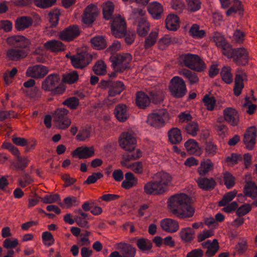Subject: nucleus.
Returning a JSON list of instances; mask_svg holds the SVG:
<instances>
[{
  "label": "nucleus",
  "mask_w": 257,
  "mask_h": 257,
  "mask_svg": "<svg viewBox=\"0 0 257 257\" xmlns=\"http://www.w3.org/2000/svg\"><path fill=\"white\" fill-rule=\"evenodd\" d=\"M114 246L124 257H135L136 255V249L130 244L119 242L115 244Z\"/></svg>",
  "instance_id": "aec40b11"
},
{
  "label": "nucleus",
  "mask_w": 257,
  "mask_h": 257,
  "mask_svg": "<svg viewBox=\"0 0 257 257\" xmlns=\"http://www.w3.org/2000/svg\"><path fill=\"white\" fill-rule=\"evenodd\" d=\"M165 25L168 30L175 31L180 27V19L174 14H169L165 20Z\"/></svg>",
  "instance_id": "cd10ccee"
},
{
  "label": "nucleus",
  "mask_w": 257,
  "mask_h": 257,
  "mask_svg": "<svg viewBox=\"0 0 257 257\" xmlns=\"http://www.w3.org/2000/svg\"><path fill=\"white\" fill-rule=\"evenodd\" d=\"M136 102L137 106L141 108H145L149 105L150 99L144 92H138L136 94Z\"/></svg>",
  "instance_id": "e433bc0d"
},
{
  "label": "nucleus",
  "mask_w": 257,
  "mask_h": 257,
  "mask_svg": "<svg viewBox=\"0 0 257 257\" xmlns=\"http://www.w3.org/2000/svg\"><path fill=\"white\" fill-rule=\"evenodd\" d=\"M187 8L190 12H195L201 8V2L200 0H186Z\"/></svg>",
  "instance_id": "3c124183"
},
{
  "label": "nucleus",
  "mask_w": 257,
  "mask_h": 257,
  "mask_svg": "<svg viewBox=\"0 0 257 257\" xmlns=\"http://www.w3.org/2000/svg\"><path fill=\"white\" fill-rule=\"evenodd\" d=\"M144 190L147 195H160L164 193L155 180L150 181L146 183L144 186Z\"/></svg>",
  "instance_id": "5701e85b"
},
{
  "label": "nucleus",
  "mask_w": 257,
  "mask_h": 257,
  "mask_svg": "<svg viewBox=\"0 0 257 257\" xmlns=\"http://www.w3.org/2000/svg\"><path fill=\"white\" fill-rule=\"evenodd\" d=\"M115 116L120 122L125 121L129 116L127 106L123 104H119L115 108Z\"/></svg>",
  "instance_id": "2f4dec72"
},
{
  "label": "nucleus",
  "mask_w": 257,
  "mask_h": 257,
  "mask_svg": "<svg viewBox=\"0 0 257 257\" xmlns=\"http://www.w3.org/2000/svg\"><path fill=\"white\" fill-rule=\"evenodd\" d=\"M177 212L173 214L179 218L184 219L192 217L194 215L195 208L191 205V203H188L187 205H185V206L180 209Z\"/></svg>",
  "instance_id": "a878e982"
},
{
  "label": "nucleus",
  "mask_w": 257,
  "mask_h": 257,
  "mask_svg": "<svg viewBox=\"0 0 257 257\" xmlns=\"http://www.w3.org/2000/svg\"><path fill=\"white\" fill-rule=\"evenodd\" d=\"M148 13L155 20L161 18L164 13V8L162 5L157 2L150 3L147 6Z\"/></svg>",
  "instance_id": "6ab92c4d"
},
{
  "label": "nucleus",
  "mask_w": 257,
  "mask_h": 257,
  "mask_svg": "<svg viewBox=\"0 0 257 257\" xmlns=\"http://www.w3.org/2000/svg\"><path fill=\"white\" fill-rule=\"evenodd\" d=\"M178 74L187 79L190 85L198 84L199 78L196 73L186 69H182L179 71Z\"/></svg>",
  "instance_id": "473e14b6"
},
{
  "label": "nucleus",
  "mask_w": 257,
  "mask_h": 257,
  "mask_svg": "<svg viewBox=\"0 0 257 257\" xmlns=\"http://www.w3.org/2000/svg\"><path fill=\"white\" fill-rule=\"evenodd\" d=\"M231 68L228 66H224L220 72V75L222 80L226 84H230L232 82L233 77L231 73Z\"/></svg>",
  "instance_id": "c03bdc74"
},
{
  "label": "nucleus",
  "mask_w": 257,
  "mask_h": 257,
  "mask_svg": "<svg viewBox=\"0 0 257 257\" xmlns=\"http://www.w3.org/2000/svg\"><path fill=\"white\" fill-rule=\"evenodd\" d=\"M221 53L227 58H231L234 52V49H232L230 44L227 42L220 48Z\"/></svg>",
  "instance_id": "0e129e2a"
},
{
  "label": "nucleus",
  "mask_w": 257,
  "mask_h": 257,
  "mask_svg": "<svg viewBox=\"0 0 257 257\" xmlns=\"http://www.w3.org/2000/svg\"><path fill=\"white\" fill-rule=\"evenodd\" d=\"M44 48L52 52L63 51L65 47L63 43L59 40H53L47 41L44 44Z\"/></svg>",
  "instance_id": "c756f323"
},
{
  "label": "nucleus",
  "mask_w": 257,
  "mask_h": 257,
  "mask_svg": "<svg viewBox=\"0 0 257 257\" xmlns=\"http://www.w3.org/2000/svg\"><path fill=\"white\" fill-rule=\"evenodd\" d=\"M150 25L146 19L144 18H141L137 27L138 35L142 37L146 36L150 30Z\"/></svg>",
  "instance_id": "58836bf2"
},
{
  "label": "nucleus",
  "mask_w": 257,
  "mask_h": 257,
  "mask_svg": "<svg viewBox=\"0 0 257 257\" xmlns=\"http://www.w3.org/2000/svg\"><path fill=\"white\" fill-rule=\"evenodd\" d=\"M120 147L126 151L131 152L137 146L136 138L129 133H123L119 137Z\"/></svg>",
  "instance_id": "9b49d317"
},
{
  "label": "nucleus",
  "mask_w": 257,
  "mask_h": 257,
  "mask_svg": "<svg viewBox=\"0 0 257 257\" xmlns=\"http://www.w3.org/2000/svg\"><path fill=\"white\" fill-rule=\"evenodd\" d=\"M251 210V206L250 204L247 203L244 204L238 208L236 211V214L238 217H241L247 214Z\"/></svg>",
  "instance_id": "774afa93"
},
{
  "label": "nucleus",
  "mask_w": 257,
  "mask_h": 257,
  "mask_svg": "<svg viewBox=\"0 0 257 257\" xmlns=\"http://www.w3.org/2000/svg\"><path fill=\"white\" fill-rule=\"evenodd\" d=\"M138 247L143 251L149 250L152 247V243L149 240L141 238L137 240Z\"/></svg>",
  "instance_id": "052dcab7"
},
{
  "label": "nucleus",
  "mask_w": 257,
  "mask_h": 257,
  "mask_svg": "<svg viewBox=\"0 0 257 257\" xmlns=\"http://www.w3.org/2000/svg\"><path fill=\"white\" fill-rule=\"evenodd\" d=\"M33 24V19L28 16L18 17L15 21V27L18 31H23L30 28Z\"/></svg>",
  "instance_id": "4be33fe9"
},
{
  "label": "nucleus",
  "mask_w": 257,
  "mask_h": 257,
  "mask_svg": "<svg viewBox=\"0 0 257 257\" xmlns=\"http://www.w3.org/2000/svg\"><path fill=\"white\" fill-rule=\"evenodd\" d=\"M142 156V152L140 149H134L130 154L123 155V161L121 162L122 165H125V162L138 159Z\"/></svg>",
  "instance_id": "79ce46f5"
},
{
  "label": "nucleus",
  "mask_w": 257,
  "mask_h": 257,
  "mask_svg": "<svg viewBox=\"0 0 257 257\" xmlns=\"http://www.w3.org/2000/svg\"><path fill=\"white\" fill-rule=\"evenodd\" d=\"M214 168V164L210 159H207L202 161L197 172L200 176H204Z\"/></svg>",
  "instance_id": "72a5a7b5"
},
{
  "label": "nucleus",
  "mask_w": 257,
  "mask_h": 257,
  "mask_svg": "<svg viewBox=\"0 0 257 257\" xmlns=\"http://www.w3.org/2000/svg\"><path fill=\"white\" fill-rule=\"evenodd\" d=\"M245 76V74L242 72H240L235 75L233 90L234 94L236 96H239L241 93L242 90L244 87L243 78Z\"/></svg>",
  "instance_id": "7c9ffc66"
},
{
  "label": "nucleus",
  "mask_w": 257,
  "mask_h": 257,
  "mask_svg": "<svg viewBox=\"0 0 257 257\" xmlns=\"http://www.w3.org/2000/svg\"><path fill=\"white\" fill-rule=\"evenodd\" d=\"M42 89L45 91L51 92L53 95L61 94L65 91L60 77L56 73L50 74L46 77L42 82Z\"/></svg>",
  "instance_id": "f257e3e1"
},
{
  "label": "nucleus",
  "mask_w": 257,
  "mask_h": 257,
  "mask_svg": "<svg viewBox=\"0 0 257 257\" xmlns=\"http://www.w3.org/2000/svg\"><path fill=\"white\" fill-rule=\"evenodd\" d=\"M60 15V10L58 9L53 10L48 13L47 18L51 27H55L57 25Z\"/></svg>",
  "instance_id": "37998d69"
},
{
  "label": "nucleus",
  "mask_w": 257,
  "mask_h": 257,
  "mask_svg": "<svg viewBox=\"0 0 257 257\" xmlns=\"http://www.w3.org/2000/svg\"><path fill=\"white\" fill-rule=\"evenodd\" d=\"M103 18L106 20H111L112 18V3L110 1L106 2L102 6Z\"/></svg>",
  "instance_id": "a18cd8bd"
},
{
  "label": "nucleus",
  "mask_w": 257,
  "mask_h": 257,
  "mask_svg": "<svg viewBox=\"0 0 257 257\" xmlns=\"http://www.w3.org/2000/svg\"><path fill=\"white\" fill-rule=\"evenodd\" d=\"M68 112L69 111L64 108L56 109L53 115V119L57 128L65 130L71 125V121L68 118Z\"/></svg>",
  "instance_id": "423d86ee"
},
{
  "label": "nucleus",
  "mask_w": 257,
  "mask_h": 257,
  "mask_svg": "<svg viewBox=\"0 0 257 257\" xmlns=\"http://www.w3.org/2000/svg\"><path fill=\"white\" fill-rule=\"evenodd\" d=\"M160 225L163 230L170 233H175L179 229V222L171 218H165L162 220Z\"/></svg>",
  "instance_id": "a211bd4d"
},
{
  "label": "nucleus",
  "mask_w": 257,
  "mask_h": 257,
  "mask_svg": "<svg viewBox=\"0 0 257 257\" xmlns=\"http://www.w3.org/2000/svg\"><path fill=\"white\" fill-rule=\"evenodd\" d=\"M94 155V149L91 147H79L77 148L73 153V156H77L79 159H87L92 157Z\"/></svg>",
  "instance_id": "c85d7f7f"
},
{
  "label": "nucleus",
  "mask_w": 257,
  "mask_h": 257,
  "mask_svg": "<svg viewBox=\"0 0 257 257\" xmlns=\"http://www.w3.org/2000/svg\"><path fill=\"white\" fill-rule=\"evenodd\" d=\"M158 34L156 32H152L149 36L146 39L144 43V48L146 49H149L153 46L156 42Z\"/></svg>",
  "instance_id": "6e6d98bb"
},
{
  "label": "nucleus",
  "mask_w": 257,
  "mask_h": 257,
  "mask_svg": "<svg viewBox=\"0 0 257 257\" xmlns=\"http://www.w3.org/2000/svg\"><path fill=\"white\" fill-rule=\"evenodd\" d=\"M91 134L90 128H84L81 130L76 136V139L79 141H84L89 138Z\"/></svg>",
  "instance_id": "69168bd1"
},
{
  "label": "nucleus",
  "mask_w": 257,
  "mask_h": 257,
  "mask_svg": "<svg viewBox=\"0 0 257 257\" xmlns=\"http://www.w3.org/2000/svg\"><path fill=\"white\" fill-rule=\"evenodd\" d=\"M92 47L98 50L105 49L107 46V43L104 38L102 36H98L92 38L90 40Z\"/></svg>",
  "instance_id": "a19ab883"
},
{
  "label": "nucleus",
  "mask_w": 257,
  "mask_h": 257,
  "mask_svg": "<svg viewBox=\"0 0 257 257\" xmlns=\"http://www.w3.org/2000/svg\"><path fill=\"white\" fill-rule=\"evenodd\" d=\"M127 29L124 17L120 14L113 16V37L122 38Z\"/></svg>",
  "instance_id": "1a4fd4ad"
},
{
  "label": "nucleus",
  "mask_w": 257,
  "mask_h": 257,
  "mask_svg": "<svg viewBox=\"0 0 257 257\" xmlns=\"http://www.w3.org/2000/svg\"><path fill=\"white\" fill-rule=\"evenodd\" d=\"M185 130L188 135L195 137L199 131V125L196 122L191 121L186 125Z\"/></svg>",
  "instance_id": "de8ad7c7"
},
{
  "label": "nucleus",
  "mask_w": 257,
  "mask_h": 257,
  "mask_svg": "<svg viewBox=\"0 0 257 257\" xmlns=\"http://www.w3.org/2000/svg\"><path fill=\"white\" fill-rule=\"evenodd\" d=\"M71 109H76L79 104V100L76 97H71L65 99L62 103Z\"/></svg>",
  "instance_id": "e2e57ef3"
},
{
  "label": "nucleus",
  "mask_w": 257,
  "mask_h": 257,
  "mask_svg": "<svg viewBox=\"0 0 257 257\" xmlns=\"http://www.w3.org/2000/svg\"><path fill=\"white\" fill-rule=\"evenodd\" d=\"M179 59L181 65L191 70L201 72L206 68L205 63L197 55L190 53L182 54Z\"/></svg>",
  "instance_id": "f03ea898"
},
{
  "label": "nucleus",
  "mask_w": 257,
  "mask_h": 257,
  "mask_svg": "<svg viewBox=\"0 0 257 257\" xmlns=\"http://www.w3.org/2000/svg\"><path fill=\"white\" fill-rule=\"evenodd\" d=\"M243 193L246 196L252 199L257 197V186L254 182H246L243 188Z\"/></svg>",
  "instance_id": "f704fd0d"
},
{
  "label": "nucleus",
  "mask_w": 257,
  "mask_h": 257,
  "mask_svg": "<svg viewBox=\"0 0 257 257\" xmlns=\"http://www.w3.org/2000/svg\"><path fill=\"white\" fill-rule=\"evenodd\" d=\"M41 201L45 204H52L60 201V198L57 194L46 195L41 198Z\"/></svg>",
  "instance_id": "338daca9"
},
{
  "label": "nucleus",
  "mask_w": 257,
  "mask_h": 257,
  "mask_svg": "<svg viewBox=\"0 0 257 257\" xmlns=\"http://www.w3.org/2000/svg\"><path fill=\"white\" fill-rule=\"evenodd\" d=\"M233 5L228 9L226 12L227 16H230L233 14H235L237 12L242 11V6L241 2L239 0H233Z\"/></svg>",
  "instance_id": "8fccbe9b"
},
{
  "label": "nucleus",
  "mask_w": 257,
  "mask_h": 257,
  "mask_svg": "<svg viewBox=\"0 0 257 257\" xmlns=\"http://www.w3.org/2000/svg\"><path fill=\"white\" fill-rule=\"evenodd\" d=\"M28 55V52L23 49L11 48L7 52L6 56L12 61H19L26 58Z\"/></svg>",
  "instance_id": "393cba45"
},
{
  "label": "nucleus",
  "mask_w": 257,
  "mask_h": 257,
  "mask_svg": "<svg viewBox=\"0 0 257 257\" xmlns=\"http://www.w3.org/2000/svg\"><path fill=\"white\" fill-rule=\"evenodd\" d=\"M168 137L172 144H178L182 140L181 131L177 127H174L168 132Z\"/></svg>",
  "instance_id": "ea45409f"
},
{
  "label": "nucleus",
  "mask_w": 257,
  "mask_h": 257,
  "mask_svg": "<svg viewBox=\"0 0 257 257\" xmlns=\"http://www.w3.org/2000/svg\"><path fill=\"white\" fill-rule=\"evenodd\" d=\"M224 184L227 189H230L235 184V177L228 172L223 173Z\"/></svg>",
  "instance_id": "4d7b16f0"
},
{
  "label": "nucleus",
  "mask_w": 257,
  "mask_h": 257,
  "mask_svg": "<svg viewBox=\"0 0 257 257\" xmlns=\"http://www.w3.org/2000/svg\"><path fill=\"white\" fill-rule=\"evenodd\" d=\"M99 14L97 7L91 4L86 7L83 12L82 21L83 23L87 25L92 24L95 20Z\"/></svg>",
  "instance_id": "4468645a"
},
{
  "label": "nucleus",
  "mask_w": 257,
  "mask_h": 257,
  "mask_svg": "<svg viewBox=\"0 0 257 257\" xmlns=\"http://www.w3.org/2000/svg\"><path fill=\"white\" fill-rule=\"evenodd\" d=\"M47 67L42 65H36L29 67L26 71L27 76L34 79H41L44 78L49 72Z\"/></svg>",
  "instance_id": "ddd939ff"
},
{
  "label": "nucleus",
  "mask_w": 257,
  "mask_h": 257,
  "mask_svg": "<svg viewBox=\"0 0 257 257\" xmlns=\"http://www.w3.org/2000/svg\"><path fill=\"white\" fill-rule=\"evenodd\" d=\"M188 203H191V199L184 193L173 195L170 197L168 201L169 209L172 214L178 212L177 211Z\"/></svg>",
  "instance_id": "7ed1b4c3"
},
{
  "label": "nucleus",
  "mask_w": 257,
  "mask_h": 257,
  "mask_svg": "<svg viewBox=\"0 0 257 257\" xmlns=\"http://www.w3.org/2000/svg\"><path fill=\"white\" fill-rule=\"evenodd\" d=\"M178 40L174 37H171L169 35H165L163 38L160 39L159 41V46L165 48L171 44L177 43Z\"/></svg>",
  "instance_id": "13d9d810"
},
{
  "label": "nucleus",
  "mask_w": 257,
  "mask_h": 257,
  "mask_svg": "<svg viewBox=\"0 0 257 257\" xmlns=\"http://www.w3.org/2000/svg\"><path fill=\"white\" fill-rule=\"evenodd\" d=\"M236 194L237 191L235 190L227 193L223 196L222 199L219 202V206H226L229 202L234 198Z\"/></svg>",
  "instance_id": "09e8293b"
},
{
  "label": "nucleus",
  "mask_w": 257,
  "mask_h": 257,
  "mask_svg": "<svg viewBox=\"0 0 257 257\" xmlns=\"http://www.w3.org/2000/svg\"><path fill=\"white\" fill-rule=\"evenodd\" d=\"M224 120L232 126H236L239 120L237 111L234 108L227 107L223 111Z\"/></svg>",
  "instance_id": "f3484780"
},
{
  "label": "nucleus",
  "mask_w": 257,
  "mask_h": 257,
  "mask_svg": "<svg viewBox=\"0 0 257 257\" xmlns=\"http://www.w3.org/2000/svg\"><path fill=\"white\" fill-rule=\"evenodd\" d=\"M231 58L237 65L245 66L248 63L249 53L244 47L235 48Z\"/></svg>",
  "instance_id": "2eb2a0df"
},
{
  "label": "nucleus",
  "mask_w": 257,
  "mask_h": 257,
  "mask_svg": "<svg viewBox=\"0 0 257 257\" xmlns=\"http://www.w3.org/2000/svg\"><path fill=\"white\" fill-rule=\"evenodd\" d=\"M197 183L200 188L205 190L212 189L216 185V182L212 178H199L197 180Z\"/></svg>",
  "instance_id": "4c0bfd02"
},
{
  "label": "nucleus",
  "mask_w": 257,
  "mask_h": 257,
  "mask_svg": "<svg viewBox=\"0 0 257 257\" xmlns=\"http://www.w3.org/2000/svg\"><path fill=\"white\" fill-rule=\"evenodd\" d=\"M153 179L155 180L164 192H166L172 185V177L169 173L161 171L155 174Z\"/></svg>",
  "instance_id": "f8f14e48"
},
{
  "label": "nucleus",
  "mask_w": 257,
  "mask_h": 257,
  "mask_svg": "<svg viewBox=\"0 0 257 257\" xmlns=\"http://www.w3.org/2000/svg\"><path fill=\"white\" fill-rule=\"evenodd\" d=\"M201 245L203 248L207 249L205 252L206 257L214 256L219 248V243L216 239H214L212 242L210 240L203 242L201 243Z\"/></svg>",
  "instance_id": "412c9836"
},
{
  "label": "nucleus",
  "mask_w": 257,
  "mask_h": 257,
  "mask_svg": "<svg viewBox=\"0 0 257 257\" xmlns=\"http://www.w3.org/2000/svg\"><path fill=\"white\" fill-rule=\"evenodd\" d=\"M212 40L218 48H220L227 42L224 36L218 32L214 33L212 37Z\"/></svg>",
  "instance_id": "bf43d9fd"
},
{
  "label": "nucleus",
  "mask_w": 257,
  "mask_h": 257,
  "mask_svg": "<svg viewBox=\"0 0 257 257\" xmlns=\"http://www.w3.org/2000/svg\"><path fill=\"white\" fill-rule=\"evenodd\" d=\"M257 130L254 126L248 127L244 134L243 142L245 148L248 150H252L256 143Z\"/></svg>",
  "instance_id": "dca6fc26"
},
{
  "label": "nucleus",
  "mask_w": 257,
  "mask_h": 257,
  "mask_svg": "<svg viewBox=\"0 0 257 257\" xmlns=\"http://www.w3.org/2000/svg\"><path fill=\"white\" fill-rule=\"evenodd\" d=\"M93 71L96 75H103L106 73V65L103 61H97L93 67Z\"/></svg>",
  "instance_id": "603ef678"
},
{
  "label": "nucleus",
  "mask_w": 257,
  "mask_h": 257,
  "mask_svg": "<svg viewBox=\"0 0 257 257\" xmlns=\"http://www.w3.org/2000/svg\"><path fill=\"white\" fill-rule=\"evenodd\" d=\"M69 58L75 68L82 69L91 62L92 56L87 52H81L71 56Z\"/></svg>",
  "instance_id": "6e6552de"
},
{
  "label": "nucleus",
  "mask_w": 257,
  "mask_h": 257,
  "mask_svg": "<svg viewBox=\"0 0 257 257\" xmlns=\"http://www.w3.org/2000/svg\"><path fill=\"white\" fill-rule=\"evenodd\" d=\"M80 33L81 30L78 26L70 25L59 33V38L63 41L69 42L78 37Z\"/></svg>",
  "instance_id": "9d476101"
},
{
  "label": "nucleus",
  "mask_w": 257,
  "mask_h": 257,
  "mask_svg": "<svg viewBox=\"0 0 257 257\" xmlns=\"http://www.w3.org/2000/svg\"><path fill=\"white\" fill-rule=\"evenodd\" d=\"M132 57L128 54H116L113 57V71L118 73L123 72L128 67Z\"/></svg>",
  "instance_id": "0eeeda50"
},
{
  "label": "nucleus",
  "mask_w": 257,
  "mask_h": 257,
  "mask_svg": "<svg viewBox=\"0 0 257 257\" xmlns=\"http://www.w3.org/2000/svg\"><path fill=\"white\" fill-rule=\"evenodd\" d=\"M184 146L186 151L191 155L199 156L201 155L202 151L198 143L193 139H189L185 143Z\"/></svg>",
  "instance_id": "bb28decb"
},
{
  "label": "nucleus",
  "mask_w": 257,
  "mask_h": 257,
  "mask_svg": "<svg viewBox=\"0 0 257 257\" xmlns=\"http://www.w3.org/2000/svg\"><path fill=\"white\" fill-rule=\"evenodd\" d=\"M169 119V114L165 109H160L158 111L149 114L147 122L152 126L156 128L163 127L166 121Z\"/></svg>",
  "instance_id": "39448f33"
},
{
  "label": "nucleus",
  "mask_w": 257,
  "mask_h": 257,
  "mask_svg": "<svg viewBox=\"0 0 257 257\" xmlns=\"http://www.w3.org/2000/svg\"><path fill=\"white\" fill-rule=\"evenodd\" d=\"M169 89L171 94L175 98H182L187 92L185 82L179 76H174L172 78Z\"/></svg>",
  "instance_id": "20e7f679"
},
{
  "label": "nucleus",
  "mask_w": 257,
  "mask_h": 257,
  "mask_svg": "<svg viewBox=\"0 0 257 257\" xmlns=\"http://www.w3.org/2000/svg\"><path fill=\"white\" fill-rule=\"evenodd\" d=\"M78 79V74L77 71H75L66 73L63 75V81L68 84L75 83Z\"/></svg>",
  "instance_id": "5fc2aeb1"
},
{
  "label": "nucleus",
  "mask_w": 257,
  "mask_h": 257,
  "mask_svg": "<svg viewBox=\"0 0 257 257\" xmlns=\"http://www.w3.org/2000/svg\"><path fill=\"white\" fill-rule=\"evenodd\" d=\"M189 33L193 37L201 38L205 36L204 30H200L199 26L196 24L193 25L190 29Z\"/></svg>",
  "instance_id": "680f3d73"
},
{
  "label": "nucleus",
  "mask_w": 257,
  "mask_h": 257,
  "mask_svg": "<svg viewBox=\"0 0 257 257\" xmlns=\"http://www.w3.org/2000/svg\"><path fill=\"white\" fill-rule=\"evenodd\" d=\"M194 230L190 227L182 228L179 232L181 241L185 243H190L194 240Z\"/></svg>",
  "instance_id": "b1692460"
},
{
  "label": "nucleus",
  "mask_w": 257,
  "mask_h": 257,
  "mask_svg": "<svg viewBox=\"0 0 257 257\" xmlns=\"http://www.w3.org/2000/svg\"><path fill=\"white\" fill-rule=\"evenodd\" d=\"M204 151L206 157H212L216 154L217 147L212 142H207L205 144Z\"/></svg>",
  "instance_id": "864d4df0"
},
{
  "label": "nucleus",
  "mask_w": 257,
  "mask_h": 257,
  "mask_svg": "<svg viewBox=\"0 0 257 257\" xmlns=\"http://www.w3.org/2000/svg\"><path fill=\"white\" fill-rule=\"evenodd\" d=\"M138 184V179L131 172L125 174V179L121 183V187L125 189H129L136 186Z\"/></svg>",
  "instance_id": "c9c22d12"
},
{
  "label": "nucleus",
  "mask_w": 257,
  "mask_h": 257,
  "mask_svg": "<svg viewBox=\"0 0 257 257\" xmlns=\"http://www.w3.org/2000/svg\"><path fill=\"white\" fill-rule=\"evenodd\" d=\"M202 101L208 110L212 111L214 110L216 102V99L214 96L206 94L204 96Z\"/></svg>",
  "instance_id": "49530a36"
}]
</instances>
